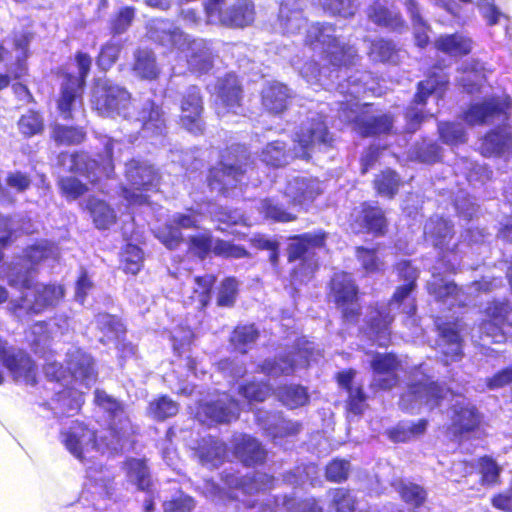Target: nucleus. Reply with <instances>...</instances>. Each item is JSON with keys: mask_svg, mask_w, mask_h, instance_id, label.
Masks as SVG:
<instances>
[{"mask_svg": "<svg viewBox=\"0 0 512 512\" xmlns=\"http://www.w3.org/2000/svg\"><path fill=\"white\" fill-rule=\"evenodd\" d=\"M57 256L56 246L47 241H41L26 250L24 263L17 262L8 267L6 274L8 284L21 293L18 299H12L9 302L10 309L18 317L29 313H40L54 307L63 298L64 289L61 285L34 283L32 268L26 265V262L33 265L48 258L55 259Z\"/></svg>", "mask_w": 512, "mask_h": 512, "instance_id": "nucleus-1", "label": "nucleus"}, {"mask_svg": "<svg viewBox=\"0 0 512 512\" xmlns=\"http://www.w3.org/2000/svg\"><path fill=\"white\" fill-rule=\"evenodd\" d=\"M95 402L111 417L112 422L108 432L112 437L110 442L103 441L106 436L101 437V442H98L95 432L77 421H73L61 433V442L81 462L95 459L106 451L117 452L123 449L122 441L128 433L129 422L124 416L121 405L115 399L105 392L97 390Z\"/></svg>", "mask_w": 512, "mask_h": 512, "instance_id": "nucleus-2", "label": "nucleus"}, {"mask_svg": "<svg viewBox=\"0 0 512 512\" xmlns=\"http://www.w3.org/2000/svg\"><path fill=\"white\" fill-rule=\"evenodd\" d=\"M93 108L104 117H123L133 120L143 136L161 135L165 129L164 113L153 101L147 100L140 107L131 102V94L108 79L97 81L91 100Z\"/></svg>", "mask_w": 512, "mask_h": 512, "instance_id": "nucleus-3", "label": "nucleus"}, {"mask_svg": "<svg viewBox=\"0 0 512 512\" xmlns=\"http://www.w3.org/2000/svg\"><path fill=\"white\" fill-rule=\"evenodd\" d=\"M306 44H309L313 50L319 51L323 56L322 60L329 62L333 67L323 65L321 69L317 68V63L309 62L299 67L300 74L308 83H318L321 86L328 85V81L333 82V78H338V70L342 66H348L355 63L357 51L353 46L347 45L332 25H311L305 36Z\"/></svg>", "mask_w": 512, "mask_h": 512, "instance_id": "nucleus-4", "label": "nucleus"}, {"mask_svg": "<svg viewBox=\"0 0 512 512\" xmlns=\"http://www.w3.org/2000/svg\"><path fill=\"white\" fill-rule=\"evenodd\" d=\"M331 140L323 117L313 115L296 132L293 151H286L283 142L274 141L263 149L261 160L266 165L280 167L289 163L293 158L309 159L315 149L329 145Z\"/></svg>", "mask_w": 512, "mask_h": 512, "instance_id": "nucleus-5", "label": "nucleus"}, {"mask_svg": "<svg viewBox=\"0 0 512 512\" xmlns=\"http://www.w3.org/2000/svg\"><path fill=\"white\" fill-rule=\"evenodd\" d=\"M397 272L406 284L399 287L394 293L392 301L388 305L375 308L367 315L368 336L379 346H386L389 343L390 324L393 316L390 314L395 308L402 309V312L412 316L416 311L414 298L411 293L418 277V271L408 261H402L397 265Z\"/></svg>", "mask_w": 512, "mask_h": 512, "instance_id": "nucleus-6", "label": "nucleus"}, {"mask_svg": "<svg viewBox=\"0 0 512 512\" xmlns=\"http://www.w3.org/2000/svg\"><path fill=\"white\" fill-rule=\"evenodd\" d=\"M149 37L166 47L177 49L186 58L189 69L205 73L212 67V50L203 39L191 40L168 20L156 19L149 25Z\"/></svg>", "mask_w": 512, "mask_h": 512, "instance_id": "nucleus-7", "label": "nucleus"}, {"mask_svg": "<svg viewBox=\"0 0 512 512\" xmlns=\"http://www.w3.org/2000/svg\"><path fill=\"white\" fill-rule=\"evenodd\" d=\"M340 93L347 98L351 97L340 103L339 117L353 125V129L362 136H374L387 134L392 129V118L387 115H376L373 105L365 103L360 105L356 99L366 93L367 88L354 81L346 84H339Z\"/></svg>", "mask_w": 512, "mask_h": 512, "instance_id": "nucleus-8", "label": "nucleus"}, {"mask_svg": "<svg viewBox=\"0 0 512 512\" xmlns=\"http://www.w3.org/2000/svg\"><path fill=\"white\" fill-rule=\"evenodd\" d=\"M67 372L71 387L56 393L55 401L68 415L78 411L83 404V389L88 390L96 381L93 360L90 355L79 348L67 352Z\"/></svg>", "mask_w": 512, "mask_h": 512, "instance_id": "nucleus-9", "label": "nucleus"}, {"mask_svg": "<svg viewBox=\"0 0 512 512\" xmlns=\"http://www.w3.org/2000/svg\"><path fill=\"white\" fill-rule=\"evenodd\" d=\"M104 145L106 156L101 157V163L95 159H90L85 153H61L59 155V164L71 172L85 175L92 183L98 181L103 176L110 177L114 168L112 164L113 151L115 146H119L120 143L107 138Z\"/></svg>", "mask_w": 512, "mask_h": 512, "instance_id": "nucleus-10", "label": "nucleus"}, {"mask_svg": "<svg viewBox=\"0 0 512 512\" xmlns=\"http://www.w3.org/2000/svg\"><path fill=\"white\" fill-rule=\"evenodd\" d=\"M128 185L123 196L129 205H142L148 200V192L155 191L159 185V175L147 162L132 160L126 164Z\"/></svg>", "mask_w": 512, "mask_h": 512, "instance_id": "nucleus-11", "label": "nucleus"}, {"mask_svg": "<svg viewBox=\"0 0 512 512\" xmlns=\"http://www.w3.org/2000/svg\"><path fill=\"white\" fill-rule=\"evenodd\" d=\"M423 369L424 366L421 365L414 371L412 383L400 398V406L404 410L414 411L423 405L432 409L448 394L453 395L449 390L443 395V389L431 382L430 378L422 371Z\"/></svg>", "mask_w": 512, "mask_h": 512, "instance_id": "nucleus-12", "label": "nucleus"}, {"mask_svg": "<svg viewBox=\"0 0 512 512\" xmlns=\"http://www.w3.org/2000/svg\"><path fill=\"white\" fill-rule=\"evenodd\" d=\"M78 75H64L58 108L64 118H73L72 112L81 105V90L89 74L92 59L87 53L78 52L75 56Z\"/></svg>", "mask_w": 512, "mask_h": 512, "instance_id": "nucleus-13", "label": "nucleus"}, {"mask_svg": "<svg viewBox=\"0 0 512 512\" xmlns=\"http://www.w3.org/2000/svg\"><path fill=\"white\" fill-rule=\"evenodd\" d=\"M510 304L505 300H496L485 310L486 319L480 324L482 339L493 343L505 342L512 337V323L509 321Z\"/></svg>", "mask_w": 512, "mask_h": 512, "instance_id": "nucleus-14", "label": "nucleus"}, {"mask_svg": "<svg viewBox=\"0 0 512 512\" xmlns=\"http://www.w3.org/2000/svg\"><path fill=\"white\" fill-rule=\"evenodd\" d=\"M0 362L16 382L34 385L37 370L31 358L22 350L8 346L0 338Z\"/></svg>", "mask_w": 512, "mask_h": 512, "instance_id": "nucleus-15", "label": "nucleus"}, {"mask_svg": "<svg viewBox=\"0 0 512 512\" xmlns=\"http://www.w3.org/2000/svg\"><path fill=\"white\" fill-rule=\"evenodd\" d=\"M510 108L509 96H493L483 102L472 104L465 112V121L471 125L505 121L508 119Z\"/></svg>", "mask_w": 512, "mask_h": 512, "instance_id": "nucleus-16", "label": "nucleus"}, {"mask_svg": "<svg viewBox=\"0 0 512 512\" xmlns=\"http://www.w3.org/2000/svg\"><path fill=\"white\" fill-rule=\"evenodd\" d=\"M324 190V183L315 177L294 176L288 179L283 193L288 202L307 209Z\"/></svg>", "mask_w": 512, "mask_h": 512, "instance_id": "nucleus-17", "label": "nucleus"}, {"mask_svg": "<svg viewBox=\"0 0 512 512\" xmlns=\"http://www.w3.org/2000/svg\"><path fill=\"white\" fill-rule=\"evenodd\" d=\"M319 352H314V344L305 340L298 352L290 358L279 357L275 360H266L261 366V371L271 377L290 375L298 368L309 365L310 361H316Z\"/></svg>", "mask_w": 512, "mask_h": 512, "instance_id": "nucleus-18", "label": "nucleus"}, {"mask_svg": "<svg viewBox=\"0 0 512 512\" xmlns=\"http://www.w3.org/2000/svg\"><path fill=\"white\" fill-rule=\"evenodd\" d=\"M214 106L219 117H225L229 113L237 114L241 109L242 90L237 77L228 74L218 80L214 89Z\"/></svg>", "mask_w": 512, "mask_h": 512, "instance_id": "nucleus-19", "label": "nucleus"}, {"mask_svg": "<svg viewBox=\"0 0 512 512\" xmlns=\"http://www.w3.org/2000/svg\"><path fill=\"white\" fill-rule=\"evenodd\" d=\"M239 411L240 405L223 393L216 401L199 404L195 417L202 423H225L235 420Z\"/></svg>", "mask_w": 512, "mask_h": 512, "instance_id": "nucleus-20", "label": "nucleus"}, {"mask_svg": "<svg viewBox=\"0 0 512 512\" xmlns=\"http://www.w3.org/2000/svg\"><path fill=\"white\" fill-rule=\"evenodd\" d=\"M189 249L200 258H204L210 252L231 258H243L247 255L246 250L240 246L222 240H213L209 232L192 236L189 240Z\"/></svg>", "mask_w": 512, "mask_h": 512, "instance_id": "nucleus-21", "label": "nucleus"}, {"mask_svg": "<svg viewBox=\"0 0 512 512\" xmlns=\"http://www.w3.org/2000/svg\"><path fill=\"white\" fill-rule=\"evenodd\" d=\"M331 295L342 309L346 319L353 318L358 311L357 288L347 273H336L331 280Z\"/></svg>", "mask_w": 512, "mask_h": 512, "instance_id": "nucleus-22", "label": "nucleus"}, {"mask_svg": "<svg viewBox=\"0 0 512 512\" xmlns=\"http://www.w3.org/2000/svg\"><path fill=\"white\" fill-rule=\"evenodd\" d=\"M370 365L373 369V388L388 390L397 384L401 363L393 354L376 353Z\"/></svg>", "mask_w": 512, "mask_h": 512, "instance_id": "nucleus-23", "label": "nucleus"}, {"mask_svg": "<svg viewBox=\"0 0 512 512\" xmlns=\"http://www.w3.org/2000/svg\"><path fill=\"white\" fill-rule=\"evenodd\" d=\"M203 103L200 91L197 87L191 86L187 89L181 100L180 122L182 126L191 133L202 131Z\"/></svg>", "mask_w": 512, "mask_h": 512, "instance_id": "nucleus-24", "label": "nucleus"}, {"mask_svg": "<svg viewBox=\"0 0 512 512\" xmlns=\"http://www.w3.org/2000/svg\"><path fill=\"white\" fill-rule=\"evenodd\" d=\"M199 222L198 215L194 212L187 214L177 213L173 215L169 223L156 233V237L169 249H173L182 241L180 228H194Z\"/></svg>", "mask_w": 512, "mask_h": 512, "instance_id": "nucleus-25", "label": "nucleus"}, {"mask_svg": "<svg viewBox=\"0 0 512 512\" xmlns=\"http://www.w3.org/2000/svg\"><path fill=\"white\" fill-rule=\"evenodd\" d=\"M247 170H242V166L225 161L219 167L211 169L208 182L212 190L219 193H228L229 189L236 187L237 183H242L244 174Z\"/></svg>", "mask_w": 512, "mask_h": 512, "instance_id": "nucleus-26", "label": "nucleus"}, {"mask_svg": "<svg viewBox=\"0 0 512 512\" xmlns=\"http://www.w3.org/2000/svg\"><path fill=\"white\" fill-rule=\"evenodd\" d=\"M351 228L354 232L369 231L382 233L386 226V220L382 210L378 207L363 204L360 210L352 214Z\"/></svg>", "mask_w": 512, "mask_h": 512, "instance_id": "nucleus-27", "label": "nucleus"}, {"mask_svg": "<svg viewBox=\"0 0 512 512\" xmlns=\"http://www.w3.org/2000/svg\"><path fill=\"white\" fill-rule=\"evenodd\" d=\"M306 25L300 0H282L279 11V26L282 33L295 35Z\"/></svg>", "mask_w": 512, "mask_h": 512, "instance_id": "nucleus-28", "label": "nucleus"}, {"mask_svg": "<svg viewBox=\"0 0 512 512\" xmlns=\"http://www.w3.org/2000/svg\"><path fill=\"white\" fill-rule=\"evenodd\" d=\"M233 447L235 456L247 466L261 463L266 456L261 444L248 435L235 436Z\"/></svg>", "mask_w": 512, "mask_h": 512, "instance_id": "nucleus-29", "label": "nucleus"}, {"mask_svg": "<svg viewBox=\"0 0 512 512\" xmlns=\"http://www.w3.org/2000/svg\"><path fill=\"white\" fill-rule=\"evenodd\" d=\"M433 280L428 283V290L438 301L447 303L449 307L464 305L466 297L452 282L446 281L434 272Z\"/></svg>", "mask_w": 512, "mask_h": 512, "instance_id": "nucleus-30", "label": "nucleus"}, {"mask_svg": "<svg viewBox=\"0 0 512 512\" xmlns=\"http://www.w3.org/2000/svg\"><path fill=\"white\" fill-rule=\"evenodd\" d=\"M438 329L440 336L438 346L446 358V363L458 360L462 351L458 325L456 323L438 324Z\"/></svg>", "mask_w": 512, "mask_h": 512, "instance_id": "nucleus-31", "label": "nucleus"}, {"mask_svg": "<svg viewBox=\"0 0 512 512\" xmlns=\"http://www.w3.org/2000/svg\"><path fill=\"white\" fill-rule=\"evenodd\" d=\"M479 424V415L474 406L464 398L457 400L453 408L454 433L473 430Z\"/></svg>", "mask_w": 512, "mask_h": 512, "instance_id": "nucleus-32", "label": "nucleus"}, {"mask_svg": "<svg viewBox=\"0 0 512 512\" xmlns=\"http://www.w3.org/2000/svg\"><path fill=\"white\" fill-rule=\"evenodd\" d=\"M257 419L267 435L271 436L275 442H278L283 437L295 435L301 429V425L298 422L285 420L279 415H269L267 419L258 416Z\"/></svg>", "mask_w": 512, "mask_h": 512, "instance_id": "nucleus-33", "label": "nucleus"}, {"mask_svg": "<svg viewBox=\"0 0 512 512\" xmlns=\"http://www.w3.org/2000/svg\"><path fill=\"white\" fill-rule=\"evenodd\" d=\"M325 234L323 232L305 233L292 238L288 247L289 261L304 258L310 249L321 247L324 244Z\"/></svg>", "mask_w": 512, "mask_h": 512, "instance_id": "nucleus-34", "label": "nucleus"}, {"mask_svg": "<svg viewBox=\"0 0 512 512\" xmlns=\"http://www.w3.org/2000/svg\"><path fill=\"white\" fill-rule=\"evenodd\" d=\"M289 92L281 83H269L262 91L263 106L271 113H281L286 107Z\"/></svg>", "mask_w": 512, "mask_h": 512, "instance_id": "nucleus-35", "label": "nucleus"}, {"mask_svg": "<svg viewBox=\"0 0 512 512\" xmlns=\"http://www.w3.org/2000/svg\"><path fill=\"white\" fill-rule=\"evenodd\" d=\"M480 151L484 156L512 154V135L506 131L491 132L482 140Z\"/></svg>", "mask_w": 512, "mask_h": 512, "instance_id": "nucleus-36", "label": "nucleus"}, {"mask_svg": "<svg viewBox=\"0 0 512 512\" xmlns=\"http://www.w3.org/2000/svg\"><path fill=\"white\" fill-rule=\"evenodd\" d=\"M424 235L426 241L442 250L451 238V226L445 219L433 217L426 222Z\"/></svg>", "mask_w": 512, "mask_h": 512, "instance_id": "nucleus-37", "label": "nucleus"}, {"mask_svg": "<svg viewBox=\"0 0 512 512\" xmlns=\"http://www.w3.org/2000/svg\"><path fill=\"white\" fill-rule=\"evenodd\" d=\"M198 456L203 465L217 467L226 457V447L218 439L204 438L198 448Z\"/></svg>", "mask_w": 512, "mask_h": 512, "instance_id": "nucleus-38", "label": "nucleus"}, {"mask_svg": "<svg viewBox=\"0 0 512 512\" xmlns=\"http://www.w3.org/2000/svg\"><path fill=\"white\" fill-rule=\"evenodd\" d=\"M273 481V477L258 472L253 476H244L242 478L232 477L231 479H227V484L231 487L234 486L241 489L244 494H253L271 488Z\"/></svg>", "mask_w": 512, "mask_h": 512, "instance_id": "nucleus-39", "label": "nucleus"}, {"mask_svg": "<svg viewBox=\"0 0 512 512\" xmlns=\"http://www.w3.org/2000/svg\"><path fill=\"white\" fill-rule=\"evenodd\" d=\"M436 48L451 56H462L468 54L472 49L471 39L462 34H453L440 37Z\"/></svg>", "mask_w": 512, "mask_h": 512, "instance_id": "nucleus-40", "label": "nucleus"}, {"mask_svg": "<svg viewBox=\"0 0 512 512\" xmlns=\"http://www.w3.org/2000/svg\"><path fill=\"white\" fill-rule=\"evenodd\" d=\"M369 19L377 25L391 29L402 27L403 21L398 12L389 9L385 4L377 1L368 9Z\"/></svg>", "mask_w": 512, "mask_h": 512, "instance_id": "nucleus-41", "label": "nucleus"}, {"mask_svg": "<svg viewBox=\"0 0 512 512\" xmlns=\"http://www.w3.org/2000/svg\"><path fill=\"white\" fill-rule=\"evenodd\" d=\"M279 401L290 409L302 407L309 402V394L304 386L291 384L278 388L275 391Z\"/></svg>", "mask_w": 512, "mask_h": 512, "instance_id": "nucleus-42", "label": "nucleus"}, {"mask_svg": "<svg viewBox=\"0 0 512 512\" xmlns=\"http://www.w3.org/2000/svg\"><path fill=\"white\" fill-rule=\"evenodd\" d=\"M133 71L142 79H155L159 73V68L154 54L146 49L137 51Z\"/></svg>", "mask_w": 512, "mask_h": 512, "instance_id": "nucleus-43", "label": "nucleus"}, {"mask_svg": "<svg viewBox=\"0 0 512 512\" xmlns=\"http://www.w3.org/2000/svg\"><path fill=\"white\" fill-rule=\"evenodd\" d=\"M87 209L98 229H107L115 223L116 215L105 202L98 199H90Z\"/></svg>", "mask_w": 512, "mask_h": 512, "instance_id": "nucleus-44", "label": "nucleus"}, {"mask_svg": "<svg viewBox=\"0 0 512 512\" xmlns=\"http://www.w3.org/2000/svg\"><path fill=\"white\" fill-rule=\"evenodd\" d=\"M125 469L129 482L136 485L139 490L146 491L149 489L151 485L150 474L143 460H128Z\"/></svg>", "mask_w": 512, "mask_h": 512, "instance_id": "nucleus-45", "label": "nucleus"}, {"mask_svg": "<svg viewBox=\"0 0 512 512\" xmlns=\"http://www.w3.org/2000/svg\"><path fill=\"white\" fill-rule=\"evenodd\" d=\"M400 51L390 41L384 39L375 40L371 43L369 57L375 62L396 63Z\"/></svg>", "mask_w": 512, "mask_h": 512, "instance_id": "nucleus-46", "label": "nucleus"}, {"mask_svg": "<svg viewBox=\"0 0 512 512\" xmlns=\"http://www.w3.org/2000/svg\"><path fill=\"white\" fill-rule=\"evenodd\" d=\"M447 82V78L444 75L438 74H434L425 81H421L418 84V91L414 101L415 105L424 104L426 98L433 93L440 95Z\"/></svg>", "mask_w": 512, "mask_h": 512, "instance_id": "nucleus-47", "label": "nucleus"}, {"mask_svg": "<svg viewBox=\"0 0 512 512\" xmlns=\"http://www.w3.org/2000/svg\"><path fill=\"white\" fill-rule=\"evenodd\" d=\"M214 282L215 278L212 275H205L194 279L195 286L193 287L191 299L196 304L197 309H203L208 305Z\"/></svg>", "mask_w": 512, "mask_h": 512, "instance_id": "nucleus-48", "label": "nucleus"}, {"mask_svg": "<svg viewBox=\"0 0 512 512\" xmlns=\"http://www.w3.org/2000/svg\"><path fill=\"white\" fill-rule=\"evenodd\" d=\"M484 80L485 74L479 63H475L471 68L465 69L463 76L460 78L461 85L469 93L477 90L484 91L486 89L483 84Z\"/></svg>", "mask_w": 512, "mask_h": 512, "instance_id": "nucleus-49", "label": "nucleus"}, {"mask_svg": "<svg viewBox=\"0 0 512 512\" xmlns=\"http://www.w3.org/2000/svg\"><path fill=\"white\" fill-rule=\"evenodd\" d=\"M426 429V422L420 420L417 424L400 423L388 432L389 438L394 442H405L422 434Z\"/></svg>", "mask_w": 512, "mask_h": 512, "instance_id": "nucleus-50", "label": "nucleus"}, {"mask_svg": "<svg viewBox=\"0 0 512 512\" xmlns=\"http://www.w3.org/2000/svg\"><path fill=\"white\" fill-rule=\"evenodd\" d=\"M148 411L154 419L164 420L177 414L178 404L172 399L162 396L150 403Z\"/></svg>", "mask_w": 512, "mask_h": 512, "instance_id": "nucleus-51", "label": "nucleus"}, {"mask_svg": "<svg viewBox=\"0 0 512 512\" xmlns=\"http://www.w3.org/2000/svg\"><path fill=\"white\" fill-rule=\"evenodd\" d=\"M400 180L397 174L391 170L382 172L375 179V187L378 194L392 198L398 191Z\"/></svg>", "mask_w": 512, "mask_h": 512, "instance_id": "nucleus-52", "label": "nucleus"}, {"mask_svg": "<svg viewBox=\"0 0 512 512\" xmlns=\"http://www.w3.org/2000/svg\"><path fill=\"white\" fill-rule=\"evenodd\" d=\"M97 327L103 332L107 341L117 339L124 333L123 324L114 316L109 314H99L96 318Z\"/></svg>", "mask_w": 512, "mask_h": 512, "instance_id": "nucleus-53", "label": "nucleus"}, {"mask_svg": "<svg viewBox=\"0 0 512 512\" xmlns=\"http://www.w3.org/2000/svg\"><path fill=\"white\" fill-rule=\"evenodd\" d=\"M407 10L411 14V19L414 26L415 40L418 46L423 47L429 41L427 34L428 26L418 14L417 4L413 0H408L406 3Z\"/></svg>", "mask_w": 512, "mask_h": 512, "instance_id": "nucleus-54", "label": "nucleus"}, {"mask_svg": "<svg viewBox=\"0 0 512 512\" xmlns=\"http://www.w3.org/2000/svg\"><path fill=\"white\" fill-rule=\"evenodd\" d=\"M31 35L29 33H22L17 35L14 40L16 49L17 65L15 70H11V74L14 78L22 77L26 72V66L24 60L27 58V47L30 41Z\"/></svg>", "mask_w": 512, "mask_h": 512, "instance_id": "nucleus-55", "label": "nucleus"}, {"mask_svg": "<svg viewBox=\"0 0 512 512\" xmlns=\"http://www.w3.org/2000/svg\"><path fill=\"white\" fill-rule=\"evenodd\" d=\"M143 255L141 249L132 244H127L122 252V263L125 272L137 274L142 267Z\"/></svg>", "mask_w": 512, "mask_h": 512, "instance_id": "nucleus-56", "label": "nucleus"}, {"mask_svg": "<svg viewBox=\"0 0 512 512\" xmlns=\"http://www.w3.org/2000/svg\"><path fill=\"white\" fill-rule=\"evenodd\" d=\"M318 2L324 10L343 17L354 15L358 8L355 0H318Z\"/></svg>", "mask_w": 512, "mask_h": 512, "instance_id": "nucleus-57", "label": "nucleus"}, {"mask_svg": "<svg viewBox=\"0 0 512 512\" xmlns=\"http://www.w3.org/2000/svg\"><path fill=\"white\" fill-rule=\"evenodd\" d=\"M258 336V332L253 325L238 326L231 337V342L235 349L244 353L245 347L253 343Z\"/></svg>", "mask_w": 512, "mask_h": 512, "instance_id": "nucleus-58", "label": "nucleus"}, {"mask_svg": "<svg viewBox=\"0 0 512 512\" xmlns=\"http://www.w3.org/2000/svg\"><path fill=\"white\" fill-rule=\"evenodd\" d=\"M439 134L443 142L456 145L466 141L463 127L455 123H441L438 126Z\"/></svg>", "mask_w": 512, "mask_h": 512, "instance_id": "nucleus-59", "label": "nucleus"}, {"mask_svg": "<svg viewBox=\"0 0 512 512\" xmlns=\"http://www.w3.org/2000/svg\"><path fill=\"white\" fill-rule=\"evenodd\" d=\"M260 212L265 218L278 222H289L295 219V216L282 209L272 199H265L261 202Z\"/></svg>", "mask_w": 512, "mask_h": 512, "instance_id": "nucleus-60", "label": "nucleus"}, {"mask_svg": "<svg viewBox=\"0 0 512 512\" xmlns=\"http://www.w3.org/2000/svg\"><path fill=\"white\" fill-rule=\"evenodd\" d=\"M20 132L25 136H33L43 129V120L35 111H28L18 121Z\"/></svg>", "mask_w": 512, "mask_h": 512, "instance_id": "nucleus-61", "label": "nucleus"}, {"mask_svg": "<svg viewBox=\"0 0 512 512\" xmlns=\"http://www.w3.org/2000/svg\"><path fill=\"white\" fill-rule=\"evenodd\" d=\"M271 389L267 384L251 382L245 386H241L239 389L240 395H242L249 403L262 402L270 394Z\"/></svg>", "mask_w": 512, "mask_h": 512, "instance_id": "nucleus-62", "label": "nucleus"}, {"mask_svg": "<svg viewBox=\"0 0 512 512\" xmlns=\"http://www.w3.org/2000/svg\"><path fill=\"white\" fill-rule=\"evenodd\" d=\"M85 132L80 128L56 126L53 131L54 139L62 144H78L83 141Z\"/></svg>", "mask_w": 512, "mask_h": 512, "instance_id": "nucleus-63", "label": "nucleus"}, {"mask_svg": "<svg viewBox=\"0 0 512 512\" xmlns=\"http://www.w3.org/2000/svg\"><path fill=\"white\" fill-rule=\"evenodd\" d=\"M399 492L402 499L414 507H419L426 499L423 488L413 483L402 484Z\"/></svg>", "mask_w": 512, "mask_h": 512, "instance_id": "nucleus-64", "label": "nucleus"}]
</instances>
